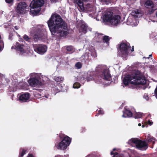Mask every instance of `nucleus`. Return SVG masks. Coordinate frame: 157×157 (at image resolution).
Instances as JSON below:
<instances>
[{
  "mask_svg": "<svg viewBox=\"0 0 157 157\" xmlns=\"http://www.w3.org/2000/svg\"><path fill=\"white\" fill-rule=\"evenodd\" d=\"M116 150V149L115 148H113V151H115Z\"/></svg>",
  "mask_w": 157,
  "mask_h": 157,
  "instance_id": "obj_48",
  "label": "nucleus"
},
{
  "mask_svg": "<svg viewBox=\"0 0 157 157\" xmlns=\"http://www.w3.org/2000/svg\"><path fill=\"white\" fill-rule=\"evenodd\" d=\"M147 124L151 125L153 124V122L150 121H148L147 122Z\"/></svg>",
  "mask_w": 157,
  "mask_h": 157,
  "instance_id": "obj_40",
  "label": "nucleus"
},
{
  "mask_svg": "<svg viewBox=\"0 0 157 157\" xmlns=\"http://www.w3.org/2000/svg\"><path fill=\"white\" fill-rule=\"evenodd\" d=\"M138 125L139 126H141V124L140 123H139Z\"/></svg>",
  "mask_w": 157,
  "mask_h": 157,
  "instance_id": "obj_45",
  "label": "nucleus"
},
{
  "mask_svg": "<svg viewBox=\"0 0 157 157\" xmlns=\"http://www.w3.org/2000/svg\"><path fill=\"white\" fill-rule=\"evenodd\" d=\"M14 29L16 30H18L19 29V27L17 26H15L14 27Z\"/></svg>",
  "mask_w": 157,
  "mask_h": 157,
  "instance_id": "obj_42",
  "label": "nucleus"
},
{
  "mask_svg": "<svg viewBox=\"0 0 157 157\" xmlns=\"http://www.w3.org/2000/svg\"><path fill=\"white\" fill-rule=\"evenodd\" d=\"M66 49L68 52H71L73 50V46L71 45L70 46H65Z\"/></svg>",
  "mask_w": 157,
  "mask_h": 157,
  "instance_id": "obj_28",
  "label": "nucleus"
},
{
  "mask_svg": "<svg viewBox=\"0 0 157 157\" xmlns=\"http://www.w3.org/2000/svg\"><path fill=\"white\" fill-rule=\"evenodd\" d=\"M30 97L29 93H25L21 94L19 97V100L21 102H26L29 100Z\"/></svg>",
  "mask_w": 157,
  "mask_h": 157,
  "instance_id": "obj_14",
  "label": "nucleus"
},
{
  "mask_svg": "<svg viewBox=\"0 0 157 157\" xmlns=\"http://www.w3.org/2000/svg\"><path fill=\"white\" fill-rule=\"evenodd\" d=\"M54 79L56 82H60L64 79L63 77L60 76H55Z\"/></svg>",
  "mask_w": 157,
  "mask_h": 157,
  "instance_id": "obj_24",
  "label": "nucleus"
},
{
  "mask_svg": "<svg viewBox=\"0 0 157 157\" xmlns=\"http://www.w3.org/2000/svg\"><path fill=\"white\" fill-rule=\"evenodd\" d=\"M94 79L95 82L98 83H101L102 80L110 81L111 79V77L108 71L105 69L102 72L98 73Z\"/></svg>",
  "mask_w": 157,
  "mask_h": 157,
  "instance_id": "obj_4",
  "label": "nucleus"
},
{
  "mask_svg": "<svg viewBox=\"0 0 157 157\" xmlns=\"http://www.w3.org/2000/svg\"><path fill=\"white\" fill-rule=\"evenodd\" d=\"M28 152V149L24 148H21L19 151V157H23V155Z\"/></svg>",
  "mask_w": 157,
  "mask_h": 157,
  "instance_id": "obj_20",
  "label": "nucleus"
},
{
  "mask_svg": "<svg viewBox=\"0 0 157 157\" xmlns=\"http://www.w3.org/2000/svg\"><path fill=\"white\" fill-rule=\"evenodd\" d=\"M75 66L78 69L81 68L82 65L80 62H78L75 64Z\"/></svg>",
  "mask_w": 157,
  "mask_h": 157,
  "instance_id": "obj_34",
  "label": "nucleus"
},
{
  "mask_svg": "<svg viewBox=\"0 0 157 157\" xmlns=\"http://www.w3.org/2000/svg\"><path fill=\"white\" fill-rule=\"evenodd\" d=\"M17 44H18V43H17ZM18 45H17L16 47L17 50L22 53L25 52V50L23 48L24 45L23 44H19V43H18Z\"/></svg>",
  "mask_w": 157,
  "mask_h": 157,
  "instance_id": "obj_21",
  "label": "nucleus"
},
{
  "mask_svg": "<svg viewBox=\"0 0 157 157\" xmlns=\"http://www.w3.org/2000/svg\"><path fill=\"white\" fill-rule=\"evenodd\" d=\"M86 131V129L85 128H82L81 129V132L82 133L85 132Z\"/></svg>",
  "mask_w": 157,
  "mask_h": 157,
  "instance_id": "obj_39",
  "label": "nucleus"
},
{
  "mask_svg": "<svg viewBox=\"0 0 157 157\" xmlns=\"http://www.w3.org/2000/svg\"><path fill=\"white\" fill-rule=\"evenodd\" d=\"M123 114L122 117H132V113L131 111L127 109H125L123 112Z\"/></svg>",
  "mask_w": 157,
  "mask_h": 157,
  "instance_id": "obj_18",
  "label": "nucleus"
},
{
  "mask_svg": "<svg viewBox=\"0 0 157 157\" xmlns=\"http://www.w3.org/2000/svg\"><path fill=\"white\" fill-rule=\"evenodd\" d=\"M80 84L78 82H75L73 85V87L74 88L78 89L80 88Z\"/></svg>",
  "mask_w": 157,
  "mask_h": 157,
  "instance_id": "obj_29",
  "label": "nucleus"
},
{
  "mask_svg": "<svg viewBox=\"0 0 157 157\" xmlns=\"http://www.w3.org/2000/svg\"><path fill=\"white\" fill-rule=\"evenodd\" d=\"M27 157H34L33 155V154H29L27 156Z\"/></svg>",
  "mask_w": 157,
  "mask_h": 157,
  "instance_id": "obj_41",
  "label": "nucleus"
},
{
  "mask_svg": "<svg viewBox=\"0 0 157 157\" xmlns=\"http://www.w3.org/2000/svg\"><path fill=\"white\" fill-rule=\"evenodd\" d=\"M121 16L118 15L113 16L109 23L112 25L117 26L120 22Z\"/></svg>",
  "mask_w": 157,
  "mask_h": 157,
  "instance_id": "obj_12",
  "label": "nucleus"
},
{
  "mask_svg": "<svg viewBox=\"0 0 157 157\" xmlns=\"http://www.w3.org/2000/svg\"><path fill=\"white\" fill-rule=\"evenodd\" d=\"M134 51V48H132V49L131 50V51L132 52H133Z\"/></svg>",
  "mask_w": 157,
  "mask_h": 157,
  "instance_id": "obj_47",
  "label": "nucleus"
},
{
  "mask_svg": "<svg viewBox=\"0 0 157 157\" xmlns=\"http://www.w3.org/2000/svg\"><path fill=\"white\" fill-rule=\"evenodd\" d=\"M47 49L46 46L42 44L36 45L34 47V50L37 53L40 54H43L45 52Z\"/></svg>",
  "mask_w": 157,
  "mask_h": 157,
  "instance_id": "obj_10",
  "label": "nucleus"
},
{
  "mask_svg": "<svg viewBox=\"0 0 157 157\" xmlns=\"http://www.w3.org/2000/svg\"><path fill=\"white\" fill-rule=\"evenodd\" d=\"M90 55V53L87 52H86L80 58L81 61L85 62L86 60L91 59Z\"/></svg>",
  "mask_w": 157,
  "mask_h": 157,
  "instance_id": "obj_17",
  "label": "nucleus"
},
{
  "mask_svg": "<svg viewBox=\"0 0 157 157\" xmlns=\"http://www.w3.org/2000/svg\"><path fill=\"white\" fill-rule=\"evenodd\" d=\"M142 116V113L140 112H138L136 113L134 117L135 118H141Z\"/></svg>",
  "mask_w": 157,
  "mask_h": 157,
  "instance_id": "obj_27",
  "label": "nucleus"
},
{
  "mask_svg": "<svg viewBox=\"0 0 157 157\" xmlns=\"http://www.w3.org/2000/svg\"><path fill=\"white\" fill-rule=\"evenodd\" d=\"M61 156V155H56L55 157H60V156Z\"/></svg>",
  "mask_w": 157,
  "mask_h": 157,
  "instance_id": "obj_43",
  "label": "nucleus"
},
{
  "mask_svg": "<svg viewBox=\"0 0 157 157\" xmlns=\"http://www.w3.org/2000/svg\"><path fill=\"white\" fill-rule=\"evenodd\" d=\"M5 1L6 3H10L13 2V0H5Z\"/></svg>",
  "mask_w": 157,
  "mask_h": 157,
  "instance_id": "obj_38",
  "label": "nucleus"
},
{
  "mask_svg": "<svg viewBox=\"0 0 157 157\" xmlns=\"http://www.w3.org/2000/svg\"><path fill=\"white\" fill-rule=\"evenodd\" d=\"M142 127L144 128V125H143L142 126Z\"/></svg>",
  "mask_w": 157,
  "mask_h": 157,
  "instance_id": "obj_50",
  "label": "nucleus"
},
{
  "mask_svg": "<svg viewBox=\"0 0 157 157\" xmlns=\"http://www.w3.org/2000/svg\"><path fill=\"white\" fill-rule=\"evenodd\" d=\"M24 39L26 41L28 42H30L31 41V39L27 35L25 34L23 36Z\"/></svg>",
  "mask_w": 157,
  "mask_h": 157,
  "instance_id": "obj_32",
  "label": "nucleus"
},
{
  "mask_svg": "<svg viewBox=\"0 0 157 157\" xmlns=\"http://www.w3.org/2000/svg\"><path fill=\"white\" fill-rule=\"evenodd\" d=\"M111 155H113V157H124V155L118 153L117 152H114L111 151L110 153Z\"/></svg>",
  "mask_w": 157,
  "mask_h": 157,
  "instance_id": "obj_22",
  "label": "nucleus"
},
{
  "mask_svg": "<svg viewBox=\"0 0 157 157\" xmlns=\"http://www.w3.org/2000/svg\"><path fill=\"white\" fill-rule=\"evenodd\" d=\"M113 13L112 11L106 12L103 16V20L105 22L109 23L113 16Z\"/></svg>",
  "mask_w": 157,
  "mask_h": 157,
  "instance_id": "obj_13",
  "label": "nucleus"
},
{
  "mask_svg": "<svg viewBox=\"0 0 157 157\" xmlns=\"http://www.w3.org/2000/svg\"><path fill=\"white\" fill-rule=\"evenodd\" d=\"M103 40L107 44L109 43L110 40L109 37L107 36H104L103 38Z\"/></svg>",
  "mask_w": 157,
  "mask_h": 157,
  "instance_id": "obj_26",
  "label": "nucleus"
},
{
  "mask_svg": "<svg viewBox=\"0 0 157 157\" xmlns=\"http://www.w3.org/2000/svg\"><path fill=\"white\" fill-rule=\"evenodd\" d=\"M129 82L134 85H145L146 83L145 77L140 75L139 72H136L132 75L125 76L123 80V82L125 86L128 85Z\"/></svg>",
  "mask_w": 157,
  "mask_h": 157,
  "instance_id": "obj_2",
  "label": "nucleus"
},
{
  "mask_svg": "<svg viewBox=\"0 0 157 157\" xmlns=\"http://www.w3.org/2000/svg\"><path fill=\"white\" fill-rule=\"evenodd\" d=\"M132 15L135 18L140 17L142 15V12L139 10H135L132 12Z\"/></svg>",
  "mask_w": 157,
  "mask_h": 157,
  "instance_id": "obj_16",
  "label": "nucleus"
},
{
  "mask_svg": "<svg viewBox=\"0 0 157 157\" xmlns=\"http://www.w3.org/2000/svg\"><path fill=\"white\" fill-rule=\"evenodd\" d=\"M30 10L31 13L33 14H36L38 13L40 11V10L38 9L36 10L35 9H33L32 8H31Z\"/></svg>",
  "mask_w": 157,
  "mask_h": 157,
  "instance_id": "obj_23",
  "label": "nucleus"
},
{
  "mask_svg": "<svg viewBox=\"0 0 157 157\" xmlns=\"http://www.w3.org/2000/svg\"><path fill=\"white\" fill-rule=\"evenodd\" d=\"M131 48L130 44L128 42H122L119 45V50L118 52L120 55L127 56L128 55V50Z\"/></svg>",
  "mask_w": 157,
  "mask_h": 157,
  "instance_id": "obj_5",
  "label": "nucleus"
},
{
  "mask_svg": "<svg viewBox=\"0 0 157 157\" xmlns=\"http://www.w3.org/2000/svg\"><path fill=\"white\" fill-rule=\"evenodd\" d=\"M101 1L104 4L108 5L111 2V0H101Z\"/></svg>",
  "mask_w": 157,
  "mask_h": 157,
  "instance_id": "obj_30",
  "label": "nucleus"
},
{
  "mask_svg": "<svg viewBox=\"0 0 157 157\" xmlns=\"http://www.w3.org/2000/svg\"><path fill=\"white\" fill-rule=\"evenodd\" d=\"M144 6L146 8L149 9V13L150 14L153 13L155 10L153 9L154 7V5L153 2L151 0H146L144 3Z\"/></svg>",
  "mask_w": 157,
  "mask_h": 157,
  "instance_id": "obj_9",
  "label": "nucleus"
},
{
  "mask_svg": "<svg viewBox=\"0 0 157 157\" xmlns=\"http://www.w3.org/2000/svg\"><path fill=\"white\" fill-rule=\"evenodd\" d=\"M104 114V111L103 110L100 109L98 111V114Z\"/></svg>",
  "mask_w": 157,
  "mask_h": 157,
  "instance_id": "obj_36",
  "label": "nucleus"
},
{
  "mask_svg": "<svg viewBox=\"0 0 157 157\" xmlns=\"http://www.w3.org/2000/svg\"><path fill=\"white\" fill-rule=\"evenodd\" d=\"M155 139L154 138H150L148 139L147 142L149 144H152V145H153L155 143Z\"/></svg>",
  "mask_w": 157,
  "mask_h": 157,
  "instance_id": "obj_25",
  "label": "nucleus"
},
{
  "mask_svg": "<svg viewBox=\"0 0 157 157\" xmlns=\"http://www.w3.org/2000/svg\"><path fill=\"white\" fill-rule=\"evenodd\" d=\"M43 32L40 29H37L36 31V33L34 35V39L38 40L42 38L44 34V33H43Z\"/></svg>",
  "mask_w": 157,
  "mask_h": 157,
  "instance_id": "obj_15",
  "label": "nucleus"
},
{
  "mask_svg": "<svg viewBox=\"0 0 157 157\" xmlns=\"http://www.w3.org/2000/svg\"><path fill=\"white\" fill-rule=\"evenodd\" d=\"M47 23L51 33H56L59 38L65 37L68 33L67 24L58 14L52 15Z\"/></svg>",
  "mask_w": 157,
  "mask_h": 157,
  "instance_id": "obj_1",
  "label": "nucleus"
},
{
  "mask_svg": "<svg viewBox=\"0 0 157 157\" xmlns=\"http://www.w3.org/2000/svg\"><path fill=\"white\" fill-rule=\"evenodd\" d=\"M59 137L62 140L59 143H56L55 147L61 150H65L71 142V139L64 134L61 133L59 134Z\"/></svg>",
  "mask_w": 157,
  "mask_h": 157,
  "instance_id": "obj_3",
  "label": "nucleus"
},
{
  "mask_svg": "<svg viewBox=\"0 0 157 157\" xmlns=\"http://www.w3.org/2000/svg\"><path fill=\"white\" fill-rule=\"evenodd\" d=\"M28 82L30 86L35 87L36 86H41V82L37 78H30L28 81Z\"/></svg>",
  "mask_w": 157,
  "mask_h": 157,
  "instance_id": "obj_11",
  "label": "nucleus"
},
{
  "mask_svg": "<svg viewBox=\"0 0 157 157\" xmlns=\"http://www.w3.org/2000/svg\"><path fill=\"white\" fill-rule=\"evenodd\" d=\"M91 55L93 57L95 58L97 56V54H96V53L95 52H92L91 54H90V55Z\"/></svg>",
  "mask_w": 157,
  "mask_h": 157,
  "instance_id": "obj_35",
  "label": "nucleus"
},
{
  "mask_svg": "<svg viewBox=\"0 0 157 157\" xmlns=\"http://www.w3.org/2000/svg\"><path fill=\"white\" fill-rule=\"evenodd\" d=\"M52 90L54 91H55V92L57 93V92H58L59 91V90H57V89H56V87L55 86V87H53L52 88Z\"/></svg>",
  "mask_w": 157,
  "mask_h": 157,
  "instance_id": "obj_37",
  "label": "nucleus"
},
{
  "mask_svg": "<svg viewBox=\"0 0 157 157\" xmlns=\"http://www.w3.org/2000/svg\"><path fill=\"white\" fill-rule=\"evenodd\" d=\"M130 142L136 144L138 148L146 149L148 147V144L145 141H143L136 138H132L130 140Z\"/></svg>",
  "mask_w": 157,
  "mask_h": 157,
  "instance_id": "obj_6",
  "label": "nucleus"
},
{
  "mask_svg": "<svg viewBox=\"0 0 157 157\" xmlns=\"http://www.w3.org/2000/svg\"><path fill=\"white\" fill-rule=\"evenodd\" d=\"M44 4V0H33L30 4V6L33 9L41 7Z\"/></svg>",
  "mask_w": 157,
  "mask_h": 157,
  "instance_id": "obj_8",
  "label": "nucleus"
},
{
  "mask_svg": "<svg viewBox=\"0 0 157 157\" xmlns=\"http://www.w3.org/2000/svg\"><path fill=\"white\" fill-rule=\"evenodd\" d=\"M1 37L0 35V52L2 51L4 47V44L3 42L1 40Z\"/></svg>",
  "mask_w": 157,
  "mask_h": 157,
  "instance_id": "obj_31",
  "label": "nucleus"
},
{
  "mask_svg": "<svg viewBox=\"0 0 157 157\" xmlns=\"http://www.w3.org/2000/svg\"><path fill=\"white\" fill-rule=\"evenodd\" d=\"M155 14L156 17L157 18V11H156V12H155Z\"/></svg>",
  "mask_w": 157,
  "mask_h": 157,
  "instance_id": "obj_44",
  "label": "nucleus"
},
{
  "mask_svg": "<svg viewBox=\"0 0 157 157\" xmlns=\"http://www.w3.org/2000/svg\"><path fill=\"white\" fill-rule=\"evenodd\" d=\"M87 26L85 24H82L80 27L79 31L84 33H86L87 32Z\"/></svg>",
  "mask_w": 157,
  "mask_h": 157,
  "instance_id": "obj_19",
  "label": "nucleus"
},
{
  "mask_svg": "<svg viewBox=\"0 0 157 157\" xmlns=\"http://www.w3.org/2000/svg\"><path fill=\"white\" fill-rule=\"evenodd\" d=\"M144 58H147V59H149V57H144Z\"/></svg>",
  "mask_w": 157,
  "mask_h": 157,
  "instance_id": "obj_46",
  "label": "nucleus"
},
{
  "mask_svg": "<svg viewBox=\"0 0 157 157\" xmlns=\"http://www.w3.org/2000/svg\"><path fill=\"white\" fill-rule=\"evenodd\" d=\"M28 6L25 2H21L18 3L16 8V12L18 14L25 13Z\"/></svg>",
  "mask_w": 157,
  "mask_h": 157,
  "instance_id": "obj_7",
  "label": "nucleus"
},
{
  "mask_svg": "<svg viewBox=\"0 0 157 157\" xmlns=\"http://www.w3.org/2000/svg\"><path fill=\"white\" fill-rule=\"evenodd\" d=\"M92 78L93 77L92 76L90 75L87 74V75L86 77V78L85 79H86L87 81H90Z\"/></svg>",
  "mask_w": 157,
  "mask_h": 157,
  "instance_id": "obj_33",
  "label": "nucleus"
},
{
  "mask_svg": "<svg viewBox=\"0 0 157 157\" xmlns=\"http://www.w3.org/2000/svg\"><path fill=\"white\" fill-rule=\"evenodd\" d=\"M152 54H150V55H149V57H151V56H152Z\"/></svg>",
  "mask_w": 157,
  "mask_h": 157,
  "instance_id": "obj_49",
  "label": "nucleus"
}]
</instances>
